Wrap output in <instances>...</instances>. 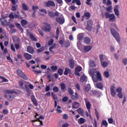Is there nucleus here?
<instances>
[{
	"instance_id": "1",
	"label": "nucleus",
	"mask_w": 127,
	"mask_h": 127,
	"mask_svg": "<svg viewBox=\"0 0 127 127\" xmlns=\"http://www.w3.org/2000/svg\"><path fill=\"white\" fill-rule=\"evenodd\" d=\"M111 29H110V32L111 34L113 35V37L115 38L116 40L117 41V42H120L121 41V37L120 36V33L115 30V29H116V30H119V28L118 27V26L117 24L115 23L111 24Z\"/></svg>"
},
{
	"instance_id": "2",
	"label": "nucleus",
	"mask_w": 127,
	"mask_h": 127,
	"mask_svg": "<svg viewBox=\"0 0 127 127\" xmlns=\"http://www.w3.org/2000/svg\"><path fill=\"white\" fill-rule=\"evenodd\" d=\"M97 72V70L94 68L92 69V71L91 72L90 74L92 75V79L94 83H98L99 81L100 82L102 81V76L101 75V73L100 71H97L96 74H94L95 73Z\"/></svg>"
},
{
	"instance_id": "3",
	"label": "nucleus",
	"mask_w": 127,
	"mask_h": 127,
	"mask_svg": "<svg viewBox=\"0 0 127 127\" xmlns=\"http://www.w3.org/2000/svg\"><path fill=\"white\" fill-rule=\"evenodd\" d=\"M4 93L7 94V95H5V98H6L7 100H8V101H9V102H11V101H12V99H14V97H15L13 93L16 94V92L13 91L11 90H6L4 91Z\"/></svg>"
},
{
	"instance_id": "4",
	"label": "nucleus",
	"mask_w": 127,
	"mask_h": 127,
	"mask_svg": "<svg viewBox=\"0 0 127 127\" xmlns=\"http://www.w3.org/2000/svg\"><path fill=\"white\" fill-rule=\"evenodd\" d=\"M105 16L106 18H109L110 20L112 21V22H115V21H116V16H115V14L114 13L110 14V12H106Z\"/></svg>"
},
{
	"instance_id": "5",
	"label": "nucleus",
	"mask_w": 127,
	"mask_h": 127,
	"mask_svg": "<svg viewBox=\"0 0 127 127\" xmlns=\"http://www.w3.org/2000/svg\"><path fill=\"white\" fill-rule=\"evenodd\" d=\"M85 29L89 32L92 31V29H93V20H88L87 21V25H86Z\"/></svg>"
},
{
	"instance_id": "6",
	"label": "nucleus",
	"mask_w": 127,
	"mask_h": 127,
	"mask_svg": "<svg viewBox=\"0 0 127 127\" xmlns=\"http://www.w3.org/2000/svg\"><path fill=\"white\" fill-rule=\"evenodd\" d=\"M43 27L45 31H47V32H50L51 29H52V27H51V25L50 24H48L47 23H44L43 24Z\"/></svg>"
},
{
	"instance_id": "7",
	"label": "nucleus",
	"mask_w": 127,
	"mask_h": 127,
	"mask_svg": "<svg viewBox=\"0 0 127 127\" xmlns=\"http://www.w3.org/2000/svg\"><path fill=\"white\" fill-rule=\"evenodd\" d=\"M17 74L21 77V78H22L24 80H28V78L27 77V76H26L24 73L21 71L20 69H17Z\"/></svg>"
},
{
	"instance_id": "8",
	"label": "nucleus",
	"mask_w": 127,
	"mask_h": 127,
	"mask_svg": "<svg viewBox=\"0 0 127 127\" xmlns=\"http://www.w3.org/2000/svg\"><path fill=\"white\" fill-rule=\"evenodd\" d=\"M100 61L101 62V64L102 67H106L108 66V63L107 62L104 61V55H100L99 56Z\"/></svg>"
},
{
	"instance_id": "9",
	"label": "nucleus",
	"mask_w": 127,
	"mask_h": 127,
	"mask_svg": "<svg viewBox=\"0 0 127 127\" xmlns=\"http://www.w3.org/2000/svg\"><path fill=\"white\" fill-rule=\"evenodd\" d=\"M59 14H60V13L57 11L55 12H54L53 11H50L48 12V15L51 17V18H54L55 16H59Z\"/></svg>"
},
{
	"instance_id": "10",
	"label": "nucleus",
	"mask_w": 127,
	"mask_h": 127,
	"mask_svg": "<svg viewBox=\"0 0 127 127\" xmlns=\"http://www.w3.org/2000/svg\"><path fill=\"white\" fill-rule=\"evenodd\" d=\"M120 8V5L117 4L115 5L114 9V13L116 15H117V17H119L120 16V11L119 9Z\"/></svg>"
},
{
	"instance_id": "11",
	"label": "nucleus",
	"mask_w": 127,
	"mask_h": 127,
	"mask_svg": "<svg viewBox=\"0 0 127 127\" xmlns=\"http://www.w3.org/2000/svg\"><path fill=\"white\" fill-rule=\"evenodd\" d=\"M84 100L88 111L89 113H91V111H90L91 109V103L88 101V98H84Z\"/></svg>"
},
{
	"instance_id": "12",
	"label": "nucleus",
	"mask_w": 127,
	"mask_h": 127,
	"mask_svg": "<svg viewBox=\"0 0 127 127\" xmlns=\"http://www.w3.org/2000/svg\"><path fill=\"white\" fill-rule=\"evenodd\" d=\"M82 68L81 66H76L75 68L74 74L76 76H80V71H82Z\"/></svg>"
},
{
	"instance_id": "13",
	"label": "nucleus",
	"mask_w": 127,
	"mask_h": 127,
	"mask_svg": "<svg viewBox=\"0 0 127 127\" xmlns=\"http://www.w3.org/2000/svg\"><path fill=\"white\" fill-rule=\"evenodd\" d=\"M111 95L112 97H116L117 92H116V87L114 86H111L110 87Z\"/></svg>"
},
{
	"instance_id": "14",
	"label": "nucleus",
	"mask_w": 127,
	"mask_h": 127,
	"mask_svg": "<svg viewBox=\"0 0 127 127\" xmlns=\"http://www.w3.org/2000/svg\"><path fill=\"white\" fill-rule=\"evenodd\" d=\"M56 21L60 24H63L65 22V19L64 18L58 17L56 18Z\"/></svg>"
},
{
	"instance_id": "15",
	"label": "nucleus",
	"mask_w": 127,
	"mask_h": 127,
	"mask_svg": "<svg viewBox=\"0 0 127 127\" xmlns=\"http://www.w3.org/2000/svg\"><path fill=\"white\" fill-rule=\"evenodd\" d=\"M31 99L34 106H35V107H37V106H38V104H37V100H36L35 96H34V95H31Z\"/></svg>"
},
{
	"instance_id": "16",
	"label": "nucleus",
	"mask_w": 127,
	"mask_h": 127,
	"mask_svg": "<svg viewBox=\"0 0 127 127\" xmlns=\"http://www.w3.org/2000/svg\"><path fill=\"white\" fill-rule=\"evenodd\" d=\"M55 2L52 0H49L46 3V6L47 7H51V6H55Z\"/></svg>"
},
{
	"instance_id": "17",
	"label": "nucleus",
	"mask_w": 127,
	"mask_h": 127,
	"mask_svg": "<svg viewBox=\"0 0 127 127\" xmlns=\"http://www.w3.org/2000/svg\"><path fill=\"white\" fill-rule=\"evenodd\" d=\"M69 66L70 69H74V67H75V61L73 59H70L69 61Z\"/></svg>"
},
{
	"instance_id": "18",
	"label": "nucleus",
	"mask_w": 127,
	"mask_h": 127,
	"mask_svg": "<svg viewBox=\"0 0 127 127\" xmlns=\"http://www.w3.org/2000/svg\"><path fill=\"white\" fill-rule=\"evenodd\" d=\"M0 21L2 25L7 26L8 25V23H7V20L5 19V18H1L0 19Z\"/></svg>"
},
{
	"instance_id": "19",
	"label": "nucleus",
	"mask_w": 127,
	"mask_h": 127,
	"mask_svg": "<svg viewBox=\"0 0 127 127\" xmlns=\"http://www.w3.org/2000/svg\"><path fill=\"white\" fill-rule=\"evenodd\" d=\"M24 57L26 60H30V59H32V56L27 53L24 54Z\"/></svg>"
},
{
	"instance_id": "20",
	"label": "nucleus",
	"mask_w": 127,
	"mask_h": 127,
	"mask_svg": "<svg viewBox=\"0 0 127 127\" xmlns=\"http://www.w3.org/2000/svg\"><path fill=\"white\" fill-rule=\"evenodd\" d=\"M70 97L72 100H78L79 99V95H78L77 92H75L74 95L72 94L70 96Z\"/></svg>"
},
{
	"instance_id": "21",
	"label": "nucleus",
	"mask_w": 127,
	"mask_h": 127,
	"mask_svg": "<svg viewBox=\"0 0 127 127\" xmlns=\"http://www.w3.org/2000/svg\"><path fill=\"white\" fill-rule=\"evenodd\" d=\"M27 52L31 53V54H33V53H34V49L31 46H28L27 48Z\"/></svg>"
},
{
	"instance_id": "22",
	"label": "nucleus",
	"mask_w": 127,
	"mask_h": 127,
	"mask_svg": "<svg viewBox=\"0 0 127 127\" xmlns=\"http://www.w3.org/2000/svg\"><path fill=\"white\" fill-rule=\"evenodd\" d=\"M84 41L86 45H90L91 44V39L88 37L84 38Z\"/></svg>"
},
{
	"instance_id": "23",
	"label": "nucleus",
	"mask_w": 127,
	"mask_h": 127,
	"mask_svg": "<svg viewBox=\"0 0 127 127\" xmlns=\"http://www.w3.org/2000/svg\"><path fill=\"white\" fill-rule=\"evenodd\" d=\"M91 49H92V47L90 46H86L84 47L83 51H84V52H85V53H87L89 52V51H90Z\"/></svg>"
},
{
	"instance_id": "24",
	"label": "nucleus",
	"mask_w": 127,
	"mask_h": 127,
	"mask_svg": "<svg viewBox=\"0 0 127 127\" xmlns=\"http://www.w3.org/2000/svg\"><path fill=\"white\" fill-rule=\"evenodd\" d=\"M61 86V91H62V92H66V85L65 84V83H62L60 84Z\"/></svg>"
},
{
	"instance_id": "25",
	"label": "nucleus",
	"mask_w": 127,
	"mask_h": 127,
	"mask_svg": "<svg viewBox=\"0 0 127 127\" xmlns=\"http://www.w3.org/2000/svg\"><path fill=\"white\" fill-rule=\"evenodd\" d=\"M80 107V103L74 102L72 103V109H78Z\"/></svg>"
},
{
	"instance_id": "26",
	"label": "nucleus",
	"mask_w": 127,
	"mask_h": 127,
	"mask_svg": "<svg viewBox=\"0 0 127 127\" xmlns=\"http://www.w3.org/2000/svg\"><path fill=\"white\" fill-rule=\"evenodd\" d=\"M91 90V86H90V84H87L84 89V91L85 93H88L89 91Z\"/></svg>"
},
{
	"instance_id": "27",
	"label": "nucleus",
	"mask_w": 127,
	"mask_h": 127,
	"mask_svg": "<svg viewBox=\"0 0 127 127\" xmlns=\"http://www.w3.org/2000/svg\"><path fill=\"white\" fill-rule=\"evenodd\" d=\"M96 87L98 89H100V90H103L104 89V86L103 85V83L101 82L97 83L96 85Z\"/></svg>"
},
{
	"instance_id": "28",
	"label": "nucleus",
	"mask_w": 127,
	"mask_h": 127,
	"mask_svg": "<svg viewBox=\"0 0 127 127\" xmlns=\"http://www.w3.org/2000/svg\"><path fill=\"white\" fill-rule=\"evenodd\" d=\"M13 41L17 44L20 43V39L17 37H15L13 38Z\"/></svg>"
},
{
	"instance_id": "29",
	"label": "nucleus",
	"mask_w": 127,
	"mask_h": 127,
	"mask_svg": "<svg viewBox=\"0 0 127 127\" xmlns=\"http://www.w3.org/2000/svg\"><path fill=\"white\" fill-rule=\"evenodd\" d=\"M69 73H71V69L66 67L64 69V75H65V76H67V75H68Z\"/></svg>"
},
{
	"instance_id": "30",
	"label": "nucleus",
	"mask_w": 127,
	"mask_h": 127,
	"mask_svg": "<svg viewBox=\"0 0 127 127\" xmlns=\"http://www.w3.org/2000/svg\"><path fill=\"white\" fill-rule=\"evenodd\" d=\"M76 111H77V112L78 113V114H79V115H80V116H84V110H83L82 108H79L78 109H77Z\"/></svg>"
},
{
	"instance_id": "31",
	"label": "nucleus",
	"mask_w": 127,
	"mask_h": 127,
	"mask_svg": "<svg viewBox=\"0 0 127 127\" xmlns=\"http://www.w3.org/2000/svg\"><path fill=\"white\" fill-rule=\"evenodd\" d=\"M89 66L91 68H93V67H95L96 66V64L95 63V61L90 60L89 61Z\"/></svg>"
},
{
	"instance_id": "32",
	"label": "nucleus",
	"mask_w": 127,
	"mask_h": 127,
	"mask_svg": "<svg viewBox=\"0 0 127 127\" xmlns=\"http://www.w3.org/2000/svg\"><path fill=\"white\" fill-rule=\"evenodd\" d=\"M56 47V43H54L53 45H52L49 49V51H50L52 53H54V51L52 50L53 49H54Z\"/></svg>"
},
{
	"instance_id": "33",
	"label": "nucleus",
	"mask_w": 127,
	"mask_h": 127,
	"mask_svg": "<svg viewBox=\"0 0 127 127\" xmlns=\"http://www.w3.org/2000/svg\"><path fill=\"white\" fill-rule=\"evenodd\" d=\"M22 8L23 10H28L29 9L27 6V5L24 3L22 4Z\"/></svg>"
},
{
	"instance_id": "34",
	"label": "nucleus",
	"mask_w": 127,
	"mask_h": 127,
	"mask_svg": "<svg viewBox=\"0 0 127 127\" xmlns=\"http://www.w3.org/2000/svg\"><path fill=\"white\" fill-rule=\"evenodd\" d=\"M30 38L32 40V41H37V38L34 37V35L33 34H30Z\"/></svg>"
},
{
	"instance_id": "35",
	"label": "nucleus",
	"mask_w": 127,
	"mask_h": 127,
	"mask_svg": "<svg viewBox=\"0 0 127 127\" xmlns=\"http://www.w3.org/2000/svg\"><path fill=\"white\" fill-rule=\"evenodd\" d=\"M72 3H76L77 5H81V0H72Z\"/></svg>"
},
{
	"instance_id": "36",
	"label": "nucleus",
	"mask_w": 127,
	"mask_h": 127,
	"mask_svg": "<svg viewBox=\"0 0 127 127\" xmlns=\"http://www.w3.org/2000/svg\"><path fill=\"white\" fill-rule=\"evenodd\" d=\"M17 8H18V5L15 4L14 5H12L11 9L13 11H16V10H17Z\"/></svg>"
},
{
	"instance_id": "37",
	"label": "nucleus",
	"mask_w": 127,
	"mask_h": 127,
	"mask_svg": "<svg viewBox=\"0 0 127 127\" xmlns=\"http://www.w3.org/2000/svg\"><path fill=\"white\" fill-rule=\"evenodd\" d=\"M28 23V22H27V21H26V20L25 19H22L21 21V24L22 25V26L24 27V25H26V24H27V23Z\"/></svg>"
},
{
	"instance_id": "38",
	"label": "nucleus",
	"mask_w": 127,
	"mask_h": 127,
	"mask_svg": "<svg viewBox=\"0 0 127 127\" xmlns=\"http://www.w3.org/2000/svg\"><path fill=\"white\" fill-rule=\"evenodd\" d=\"M44 50H45V47L42 46L37 50V53H41V52H43Z\"/></svg>"
},
{
	"instance_id": "39",
	"label": "nucleus",
	"mask_w": 127,
	"mask_h": 127,
	"mask_svg": "<svg viewBox=\"0 0 127 127\" xmlns=\"http://www.w3.org/2000/svg\"><path fill=\"white\" fill-rule=\"evenodd\" d=\"M80 81L82 82V83H84V82L87 81V77L85 76H82L80 77Z\"/></svg>"
},
{
	"instance_id": "40",
	"label": "nucleus",
	"mask_w": 127,
	"mask_h": 127,
	"mask_svg": "<svg viewBox=\"0 0 127 127\" xmlns=\"http://www.w3.org/2000/svg\"><path fill=\"white\" fill-rule=\"evenodd\" d=\"M15 26H16V27L17 28H18V29H19L20 30H21V31H23V29L20 25V24H19L18 23H15Z\"/></svg>"
},
{
	"instance_id": "41",
	"label": "nucleus",
	"mask_w": 127,
	"mask_h": 127,
	"mask_svg": "<svg viewBox=\"0 0 127 127\" xmlns=\"http://www.w3.org/2000/svg\"><path fill=\"white\" fill-rule=\"evenodd\" d=\"M78 124L82 125V124H84V123H85V119L83 118H80L79 119H78Z\"/></svg>"
},
{
	"instance_id": "42",
	"label": "nucleus",
	"mask_w": 127,
	"mask_h": 127,
	"mask_svg": "<svg viewBox=\"0 0 127 127\" xmlns=\"http://www.w3.org/2000/svg\"><path fill=\"white\" fill-rule=\"evenodd\" d=\"M84 16H85V17H87V19H89L90 17H91V13L89 12H86L84 14Z\"/></svg>"
},
{
	"instance_id": "43",
	"label": "nucleus",
	"mask_w": 127,
	"mask_h": 127,
	"mask_svg": "<svg viewBox=\"0 0 127 127\" xmlns=\"http://www.w3.org/2000/svg\"><path fill=\"white\" fill-rule=\"evenodd\" d=\"M68 94L69 95H70V96H72V95H74V91L72 90V88H68Z\"/></svg>"
},
{
	"instance_id": "44",
	"label": "nucleus",
	"mask_w": 127,
	"mask_h": 127,
	"mask_svg": "<svg viewBox=\"0 0 127 127\" xmlns=\"http://www.w3.org/2000/svg\"><path fill=\"white\" fill-rule=\"evenodd\" d=\"M64 45H65V47H66V48H69V47H70V42H69V41H66L64 42Z\"/></svg>"
},
{
	"instance_id": "45",
	"label": "nucleus",
	"mask_w": 127,
	"mask_h": 127,
	"mask_svg": "<svg viewBox=\"0 0 127 127\" xmlns=\"http://www.w3.org/2000/svg\"><path fill=\"white\" fill-rule=\"evenodd\" d=\"M95 116L97 121H99L100 120V115H99V112L97 111V109H95Z\"/></svg>"
},
{
	"instance_id": "46",
	"label": "nucleus",
	"mask_w": 127,
	"mask_h": 127,
	"mask_svg": "<svg viewBox=\"0 0 127 127\" xmlns=\"http://www.w3.org/2000/svg\"><path fill=\"white\" fill-rule=\"evenodd\" d=\"M53 98L55 101V108H56L57 107V96L56 95L55 96H54Z\"/></svg>"
},
{
	"instance_id": "47",
	"label": "nucleus",
	"mask_w": 127,
	"mask_h": 127,
	"mask_svg": "<svg viewBox=\"0 0 127 127\" xmlns=\"http://www.w3.org/2000/svg\"><path fill=\"white\" fill-rule=\"evenodd\" d=\"M53 91V92H55V93H58V92H59V88L57 86L54 87Z\"/></svg>"
},
{
	"instance_id": "48",
	"label": "nucleus",
	"mask_w": 127,
	"mask_h": 127,
	"mask_svg": "<svg viewBox=\"0 0 127 127\" xmlns=\"http://www.w3.org/2000/svg\"><path fill=\"white\" fill-rule=\"evenodd\" d=\"M58 73L59 74V75L62 76V75H63V70L62 68H59L58 70Z\"/></svg>"
},
{
	"instance_id": "49",
	"label": "nucleus",
	"mask_w": 127,
	"mask_h": 127,
	"mask_svg": "<svg viewBox=\"0 0 127 127\" xmlns=\"http://www.w3.org/2000/svg\"><path fill=\"white\" fill-rule=\"evenodd\" d=\"M60 109H61V107L58 105L57 109V112L59 113V114H61V113H62V110Z\"/></svg>"
},
{
	"instance_id": "50",
	"label": "nucleus",
	"mask_w": 127,
	"mask_h": 127,
	"mask_svg": "<svg viewBox=\"0 0 127 127\" xmlns=\"http://www.w3.org/2000/svg\"><path fill=\"white\" fill-rule=\"evenodd\" d=\"M83 38H84V36L83 35H79L77 36V39L79 41H81V40H83Z\"/></svg>"
},
{
	"instance_id": "51",
	"label": "nucleus",
	"mask_w": 127,
	"mask_h": 127,
	"mask_svg": "<svg viewBox=\"0 0 127 127\" xmlns=\"http://www.w3.org/2000/svg\"><path fill=\"white\" fill-rule=\"evenodd\" d=\"M104 75L106 78H109V77H110V73H109V71H105Z\"/></svg>"
},
{
	"instance_id": "52",
	"label": "nucleus",
	"mask_w": 127,
	"mask_h": 127,
	"mask_svg": "<svg viewBox=\"0 0 127 127\" xmlns=\"http://www.w3.org/2000/svg\"><path fill=\"white\" fill-rule=\"evenodd\" d=\"M10 49L13 52H15V48L14 47V46L13 45V44H11L10 45Z\"/></svg>"
},
{
	"instance_id": "53",
	"label": "nucleus",
	"mask_w": 127,
	"mask_h": 127,
	"mask_svg": "<svg viewBox=\"0 0 127 127\" xmlns=\"http://www.w3.org/2000/svg\"><path fill=\"white\" fill-rule=\"evenodd\" d=\"M91 92L94 95V96H96V95H99L100 94V92L97 90H92Z\"/></svg>"
},
{
	"instance_id": "54",
	"label": "nucleus",
	"mask_w": 127,
	"mask_h": 127,
	"mask_svg": "<svg viewBox=\"0 0 127 127\" xmlns=\"http://www.w3.org/2000/svg\"><path fill=\"white\" fill-rule=\"evenodd\" d=\"M51 69L53 70V71H56V70L58 69V67H57V66L53 65L51 67Z\"/></svg>"
},
{
	"instance_id": "55",
	"label": "nucleus",
	"mask_w": 127,
	"mask_h": 127,
	"mask_svg": "<svg viewBox=\"0 0 127 127\" xmlns=\"http://www.w3.org/2000/svg\"><path fill=\"white\" fill-rule=\"evenodd\" d=\"M53 42H54V40H53V39H51L48 42L49 45H52V44H53Z\"/></svg>"
},
{
	"instance_id": "56",
	"label": "nucleus",
	"mask_w": 127,
	"mask_h": 127,
	"mask_svg": "<svg viewBox=\"0 0 127 127\" xmlns=\"http://www.w3.org/2000/svg\"><path fill=\"white\" fill-rule=\"evenodd\" d=\"M101 126H108V122L106 120H103Z\"/></svg>"
},
{
	"instance_id": "57",
	"label": "nucleus",
	"mask_w": 127,
	"mask_h": 127,
	"mask_svg": "<svg viewBox=\"0 0 127 127\" xmlns=\"http://www.w3.org/2000/svg\"><path fill=\"white\" fill-rule=\"evenodd\" d=\"M108 122L109 124H112L114 123V120L113 118H108Z\"/></svg>"
},
{
	"instance_id": "58",
	"label": "nucleus",
	"mask_w": 127,
	"mask_h": 127,
	"mask_svg": "<svg viewBox=\"0 0 127 127\" xmlns=\"http://www.w3.org/2000/svg\"><path fill=\"white\" fill-rule=\"evenodd\" d=\"M39 11H40V12H44L45 14H47V11L46 10V9H40Z\"/></svg>"
},
{
	"instance_id": "59",
	"label": "nucleus",
	"mask_w": 127,
	"mask_h": 127,
	"mask_svg": "<svg viewBox=\"0 0 127 127\" xmlns=\"http://www.w3.org/2000/svg\"><path fill=\"white\" fill-rule=\"evenodd\" d=\"M32 9L33 10H34V11H36V9H38L39 7L37 6H34V5H33L32 6Z\"/></svg>"
},
{
	"instance_id": "60",
	"label": "nucleus",
	"mask_w": 127,
	"mask_h": 127,
	"mask_svg": "<svg viewBox=\"0 0 127 127\" xmlns=\"http://www.w3.org/2000/svg\"><path fill=\"white\" fill-rule=\"evenodd\" d=\"M112 9H113V7L112 6H109L107 8L106 10H107V11H112Z\"/></svg>"
},
{
	"instance_id": "61",
	"label": "nucleus",
	"mask_w": 127,
	"mask_h": 127,
	"mask_svg": "<svg viewBox=\"0 0 127 127\" xmlns=\"http://www.w3.org/2000/svg\"><path fill=\"white\" fill-rule=\"evenodd\" d=\"M2 113L4 115H7V114H8V110H7V109H4Z\"/></svg>"
},
{
	"instance_id": "62",
	"label": "nucleus",
	"mask_w": 127,
	"mask_h": 127,
	"mask_svg": "<svg viewBox=\"0 0 127 127\" xmlns=\"http://www.w3.org/2000/svg\"><path fill=\"white\" fill-rule=\"evenodd\" d=\"M15 47L16 50H18L19 49L20 46H19V44H15Z\"/></svg>"
},
{
	"instance_id": "63",
	"label": "nucleus",
	"mask_w": 127,
	"mask_h": 127,
	"mask_svg": "<svg viewBox=\"0 0 127 127\" xmlns=\"http://www.w3.org/2000/svg\"><path fill=\"white\" fill-rule=\"evenodd\" d=\"M60 33V31L59 30V27H58L57 28V30H56V35L57 36H59V34Z\"/></svg>"
},
{
	"instance_id": "64",
	"label": "nucleus",
	"mask_w": 127,
	"mask_h": 127,
	"mask_svg": "<svg viewBox=\"0 0 127 127\" xmlns=\"http://www.w3.org/2000/svg\"><path fill=\"white\" fill-rule=\"evenodd\" d=\"M122 89L121 87H119L117 89V93H122Z\"/></svg>"
}]
</instances>
